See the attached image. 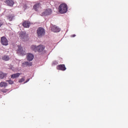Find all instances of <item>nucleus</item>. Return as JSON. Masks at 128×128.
Wrapping results in <instances>:
<instances>
[{
  "label": "nucleus",
  "mask_w": 128,
  "mask_h": 128,
  "mask_svg": "<svg viewBox=\"0 0 128 128\" xmlns=\"http://www.w3.org/2000/svg\"><path fill=\"white\" fill-rule=\"evenodd\" d=\"M58 10L60 14H66L68 12V5L64 3L60 5Z\"/></svg>",
  "instance_id": "1"
},
{
  "label": "nucleus",
  "mask_w": 128,
  "mask_h": 128,
  "mask_svg": "<svg viewBox=\"0 0 128 128\" xmlns=\"http://www.w3.org/2000/svg\"><path fill=\"white\" fill-rule=\"evenodd\" d=\"M36 34L38 38H42L46 34L44 28L40 27L36 30Z\"/></svg>",
  "instance_id": "2"
},
{
  "label": "nucleus",
  "mask_w": 128,
  "mask_h": 128,
  "mask_svg": "<svg viewBox=\"0 0 128 128\" xmlns=\"http://www.w3.org/2000/svg\"><path fill=\"white\" fill-rule=\"evenodd\" d=\"M19 38L23 42H26L28 40V34H26V32H21L20 34Z\"/></svg>",
  "instance_id": "3"
},
{
  "label": "nucleus",
  "mask_w": 128,
  "mask_h": 128,
  "mask_svg": "<svg viewBox=\"0 0 128 128\" xmlns=\"http://www.w3.org/2000/svg\"><path fill=\"white\" fill-rule=\"evenodd\" d=\"M0 42L2 46H8V40L6 36L1 37Z\"/></svg>",
  "instance_id": "4"
},
{
  "label": "nucleus",
  "mask_w": 128,
  "mask_h": 128,
  "mask_svg": "<svg viewBox=\"0 0 128 128\" xmlns=\"http://www.w3.org/2000/svg\"><path fill=\"white\" fill-rule=\"evenodd\" d=\"M52 14V9H48L46 10L44 12H42V16H50V14Z\"/></svg>",
  "instance_id": "5"
},
{
  "label": "nucleus",
  "mask_w": 128,
  "mask_h": 128,
  "mask_svg": "<svg viewBox=\"0 0 128 128\" xmlns=\"http://www.w3.org/2000/svg\"><path fill=\"white\" fill-rule=\"evenodd\" d=\"M56 68L59 70H62L63 72L66 70V68L64 64H59L56 66Z\"/></svg>",
  "instance_id": "6"
},
{
  "label": "nucleus",
  "mask_w": 128,
  "mask_h": 128,
  "mask_svg": "<svg viewBox=\"0 0 128 128\" xmlns=\"http://www.w3.org/2000/svg\"><path fill=\"white\" fill-rule=\"evenodd\" d=\"M51 30L54 32H60V28H58L56 26H54L52 27Z\"/></svg>",
  "instance_id": "7"
},
{
  "label": "nucleus",
  "mask_w": 128,
  "mask_h": 128,
  "mask_svg": "<svg viewBox=\"0 0 128 128\" xmlns=\"http://www.w3.org/2000/svg\"><path fill=\"white\" fill-rule=\"evenodd\" d=\"M18 49L17 50V54H24V52L22 50V47L20 46H18Z\"/></svg>",
  "instance_id": "8"
},
{
  "label": "nucleus",
  "mask_w": 128,
  "mask_h": 128,
  "mask_svg": "<svg viewBox=\"0 0 128 128\" xmlns=\"http://www.w3.org/2000/svg\"><path fill=\"white\" fill-rule=\"evenodd\" d=\"M22 26L24 28H28L30 26V22L25 20L23 22Z\"/></svg>",
  "instance_id": "9"
},
{
  "label": "nucleus",
  "mask_w": 128,
  "mask_h": 128,
  "mask_svg": "<svg viewBox=\"0 0 128 128\" xmlns=\"http://www.w3.org/2000/svg\"><path fill=\"white\" fill-rule=\"evenodd\" d=\"M40 7V3L38 2L35 4L33 8L36 10V12H38V8Z\"/></svg>",
  "instance_id": "10"
},
{
  "label": "nucleus",
  "mask_w": 128,
  "mask_h": 128,
  "mask_svg": "<svg viewBox=\"0 0 128 128\" xmlns=\"http://www.w3.org/2000/svg\"><path fill=\"white\" fill-rule=\"evenodd\" d=\"M36 50L40 52H44V46L43 45H40L36 47Z\"/></svg>",
  "instance_id": "11"
},
{
  "label": "nucleus",
  "mask_w": 128,
  "mask_h": 128,
  "mask_svg": "<svg viewBox=\"0 0 128 128\" xmlns=\"http://www.w3.org/2000/svg\"><path fill=\"white\" fill-rule=\"evenodd\" d=\"M27 60H28L29 62H32V60H34V55L32 54H27Z\"/></svg>",
  "instance_id": "12"
},
{
  "label": "nucleus",
  "mask_w": 128,
  "mask_h": 128,
  "mask_svg": "<svg viewBox=\"0 0 128 128\" xmlns=\"http://www.w3.org/2000/svg\"><path fill=\"white\" fill-rule=\"evenodd\" d=\"M6 2L10 6H12L14 4V2L12 0H6Z\"/></svg>",
  "instance_id": "13"
},
{
  "label": "nucleus",
  "mask_w": 128,
  "mask_h": 128,
  "mask_svg": "<svg viewBox=\"0 0 128 128\" xmlns=\"http://www.w3.org/2000/svg\"><path fill=\"white\" fill-rule=\"evenodd\" d=\"M20 74H21L20 73H16V74H13L11 75V78H19Z\"/></svg>",
  "instance_id": "14"
},
{
  "label": "nucleus",
  "mask_w": 128,
  "mask_h": 128,
  "mask_svg": "<svg viewBox=\"0 0 128 128\" xmlns=\"http://www.w3.org/2000/svg\"><path fill=\"white\" fill-rule=\"evenodd\" d=\"M8 76V74L4 73L3 72H0V78L2 80V78H4Z\"/></svg>",
  "instance_id": "15"
},
{
  "label": "nucleus",
  "mask_w": 128,
  "mask_h": 128,
  "mask_svg": "<svg viewBox=\"0 0 128 128\" xmlns=\"http://www.w3.org/2000/svg\"><path fill=\"white\" fill-rule=\"evenodd\" d=\"M2 60L5 62H8V60H10V56H2Z\"/></svg>",
  "instance_id": "16"
},
{
  "label": "nucleus",
  "mask_w": 128,
  "mask_h": 128,
  "mask_svg": "<svg viewBox=\"0 0 128 128\" xmlns=\"http://www.w3.org/2000/svg\"><path fill=\"white\" fill-rule=\"evenodd\" d=\"M0 88H6L8 86V84L6 82H1L0 83Z\"/></svg>",
  "instance_id": "17"
},
{
  "label": "nucleus",
  "mask_w": 128,
  "mask_h": 128,
  "mask_svg": "<svg viewBox=\"0 0 128 128\" xmlns=\"http://www.w3.org/2000/svg\"><path fill=\"white\" fill-rule=\"evenodd\" d=\"M8 20L10 22H12V19L14 18V14H10L7 16Z\"/></svg>",
  "instance_id": "18"
},
{
  "label": "nucleus",
  "mask_w": 128,
  "mask_h": 128,
  "mask_svg": "<svg viewBox=\"0 0 128 128\" xmlns=\"http://www.w3.org/2000/svg\"><path fill=\"white\" fill-rule=\"evenodd\" d=\"M23 64L25 66H32V62H24Z\"/></svg>",
  "instance_id": "19"
},
{
  "label": "nucleus",
  "mask_w": 128,
  "mask_h": 128,
  "mask_svg": "<svg viewBox=\"0 0 128 128\" xmlns=\"http://www.w3.org/2000/svg\"><path fill=\"white\" fill-rule=\"evenodd\" d=\"M36 46L33 45L31 46V50H36Z\"/></svg>",
  "instance_id": "20"
},
{
  "label": "nucleus",
  "mask_w": 128,
  "mask_h": 128,
  "mask_svg": "<svg viewBox=\"0 0 128 128\" xmlns=\"http://www.w3.org/2000/svg\"><path fill=\"white\" fill-rule=\"evenodd\" d=\"M8 82L9 84H14V81L12 80H6Z\"/></svg>",
  "instance_id": "21"
},
{
  "label": "nucleus",
  "mask_w": 128,
  "mask_h": 128,
  "mask_svg": "<svg viewBox=\"0 0 128 128\" xmlns=\"http://www.w3.org/2000/svg\"><path fill=\"white\" fill-rule=\"evenodd\" d=\"M4 26V22L2 20H0V28H2Z\"/></svg>",
  "instance_id": "22"
},
{
  "label": "nucleus",
  "mask_w": 128,
  "mask_h": 128,
  "mask_svg": "<svg viewBox=\"0 0 128 128\" xmlns=\"http://www.w3.org/2000/svg\"><path fill=\"white\" fill-rule=\"evenodd\" d=\"M24 82V78H22L19 80L18 82Z\"/></svg>",
  "instance_id": "23"
},
{
  "label": "nucleus",
  "mask_w": 128,
  "mask_h": 128,
  "mask_svg": "<svg viewBox=\"0 0 128 128\" xmlns=\"http://www.w3.org/2000/svg\"><path fill=\"white\" fill-rule=\"evenodd\" d=\"M30 81V78H28L26 80V82H24V84H26V82H29Z\"/></svg>",
  "instance_id": "24"
},
{
  "label": "nucleus",
  "mask_w": 128,
  "mask_h": 128,
  "mask_svg": "<svg viewBox=\"0 0 128 128\" xmlns=\"http://www.w3.org/2000/svg\"><path fill=\"white\" fill-rule=\"evenodd\" d=\"M75 36H76V34H75L71 35V38H74Z\"/></svg>",
  "instance_id": "25"
}]
</instances>
